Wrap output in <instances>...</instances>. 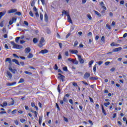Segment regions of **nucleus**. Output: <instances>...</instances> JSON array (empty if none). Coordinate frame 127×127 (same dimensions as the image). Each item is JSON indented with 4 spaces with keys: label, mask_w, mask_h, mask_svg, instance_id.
<instances>
[{
    "label": "nucleus",
    "mask_w": 127,
    "mask_h": 127,
    "mask_svg": "<svg viewBox=\"0 0 127 127\" xmlns=\"http://www.w3.org/2000/svg\"><path fill=\"white\" fill-rule=\"evenodd\" d=\"M40 18L41 21H43V14L42 13H40Z\"/></svg>",
    "instance_id": "obj_30"
},
{
    "label": "nucleus",
    "mask_w": 127,
    "mask_h": 127,
    "mask_svg": "<svg viewBox=\"0 0 127 127\" xmlns=\"http://www.w3.org/2000/svg\"><path fill=\"white\" fill-rule=\"evenodd\" d=\"M7 75L8 77H9V78H10V79H11V78H12V74H11V73H10V72L7 71Z\"/></svg>",
    "instance_id": "obj_21"
},
{
    "label": "nucleus",
    "mask_w": 127,
    "mask_h": 127,
    "mask_svg": "<svg viewBox=\"0 0 127 127\" xmlns=\"http://www.w3.org/2000/svg\"><path fill=\"white\" fill-rule=\"evenodd\" d=\"M89 98L90 101V103H94V100H93V98H92V97L89 96Z\"/></svg>",
    "instance_id": "obj_48"
},
{
    "label": "nucleus",
    "mask_w": 127,
    "mask_h": 127,
    "mask_svg": "<svg viewBox=\"0 0 127 127\" xmlns=\"http://www.w3.org/2000/svg\"><path fill=\"white\" fill-rule=\"evenodd\" d=\"M99 78L98 77H94V76H91L89 78V80H94L95 81L98 80Z\"/></svg>",
    "instance_id": "obj_20"
},
{
    "label": "nucleus",
    "mask_w": 127,
    "mask_h": 127,
    "mask_svg": "<svg viewBox=\"0 0 127 127\" xmlns=\"http://www.w3.org/2000/svg\"><path fill=\"white\" fill-rule=\"evenodd\" d=\"M64 55L65 56H69V52L68 51H66L64 52Z\"/></svg>",
    "instance_id": "obj_59"
},
{
    "label": "nucleus",
    "mask_w": 127,
    "mask_h": 127,
    "mask_svg": "<svg viewBox=\"0 0 127 127\" xmlns=\"http://www.w3.org/2000/svg\"><path fill=\"white\" fill-rule=\"evenodd\" d=\"M101 41H102V42H103V43H105V36H103L101 37Z\"/></svg>",
    "instance_id": "obj_35"
},
{
    "label": "nucleus",
    "mask_w": 127,
    "mask_h": 127,
    "mask_svg": "<svg viewBox=\"0 0 127 127\" xmlns=\"http://www.w3.org/2000/svg\"><path fill=\"white\" fill-rule=\"evenodd\" d=\"M93 63H94V60H91L89 62V66L93 65Z\"/></svg>",
    "instance_id": "obj_39"
},
{
    "label": "nucleus",
    "mask_w": 127,
    "mask_h": 127,
    "mask_svg": "<svg viewBox=\"0 0 127 127\" xmlns=\"http://www.w3.org/2000/svg\"><path fill=\"white\" fill-rule=\"evenodd\" d=\"M71 61L73 64H75V65H78V64H79V62L77 60L75 61L74 60H72Z\"/></svg>",
    "instance_id": "obj_23"
},
{
    "label": "nucleus",
    "mask_w": 127,
    "mask_h": 127,
    "mask_svg": "<svg viewBox=\"0 0 127 127\" xmlns=\"http://www.w3.org/2000/svg\"><path fill=\"white\" fill-rule=\"evenodd\" d=\"M97 71V64H95L93 66V71L95 72Z\"/></svg>",
    "instance_id": "obj_36"
},
{
    "label": "nucleus",
    "mask_w": 127,
    "mask_h": 127,
    "mask_svg": "<svg viewBox=\"0 0 127 127\" xmlns=\"http://www.w3.org/2000/svg\"><path fill=\"white\" fill-rule=\"evenodd\" d=\"M17 11V9H11L8 11V13H13L14 12H16Z\"/></svg>",
    "instance_id": "obj_12"
},
{
    "label": "nucleus",
    "mask_w": 127,
    "mask_h": 127,
    "mask_svg": "<svg viewBox=\"0 0 127 127\" xmlns=\"http://www.w3.org/2000/svg\"><path fill=\"white\" fill-rule=\"evenodd\" d=\"M110 104L111 103H110V102H108L107 103H104V105L105 107H106V108H107V107H108V106H110Z\"/></svg>",
    "instance_id": "obj_33"
},
{
    "label": "nucleus",
    "mask_w": 127,
    "mask_h": 127,
    "mask_svg": "<svg viewBox=\"0 0 127 127\" xmlns=\"http://www.w3.org/2000/svg\"><path fill=\"white\" fill-rule=\"evenodd\" d=\"M77 45H78V41L76 40L74 42V47H76V46H77Z\"/></svg>",
    "instance_id": "obj_42"
},
{
    "label": "nucleus",
    "mask_w": 127,
    "mask_h": 127,
    "mask_svg": "<svg viewBox=\"0 0 127 127\" xmlns=\"http://www.w3.org/2000/svg\"><path fill=\"white\" fill-rule=\"evenodd\" d=\"M29 14L32 17H33V13L32 11H30L29 13Z\"/></svg>",
    "instance_id": "obj_55"
},
{
    "label": "nucleus",
    "mask_w": 127,
    "mask_h": 127,
    "mask_svg": "<svg viewBox=\"0 0 127 127\" xmlns=\"http://www.w3.org/2000/svg\"><path fill=\"white\" fill-rule=\"evenodd\" d=\"M44 18H45V21L46 22H48V15H47V13H45L44 15Z\"/></svg>",
    "instance_id": "obj_15"
},
{
    "label": "nucleus",
    "mask_w": 127,
    "mask_h": 127,
    "mask_svg": "<svg viewBox=\"0 0 127 127\" xmlns=\"http://www.w3.org/2000/svg\"><path fill=\"white\" fill-rule=\"evenodd\" d=\"M16 112H17V110H16V109H15V110H13L11 112L12 115H14V114H15L16 113Z\"/></svg>",
    "instance_id": "obj_45"
},
{
    "label": "nucleus",
    "mask_w": 127,
    "mask_h": 127,
    "mask_svg": "<svg viewBox=\"0 0 127 127\" xmlns=\"http://www.w3.org/2000/svg\"><path fill=\"white\" fill-rule=\"evenodd\" d=\"M72 85L74 86V87H77L78 86V84L76 82H72Z\"/></svg>",
    "instance_id": "obj_49"
},
{
    "label": "nucleus",
    "mask_w": 127,
    "mask_h": 127,
    "mask_svg": "<svg viewBox=\"0 0 127 127\" xmlns=\"http://www.w3.org/2000/svg\"><path fill=\"white\" fill-rule=\"evenodd\" d=\"M27 58H29V59L33 58V54H32L31 53H29V55L27 56Z\"/></svg>",
    "instance_id": "obj_27"
},
{
    "label": "nucleus",
    "mask_w": 127,
    "mask_h": 127,
    "mask_svg": "<svg viewBox=\"0 0 127 127\" xmlns=\"http://www.w3.org/2000/svg\"><path fill=\"white\" fill-rule=\"evenodd\" d=\"M57 90H58L59 93H61V89H60V85H59L58 86Z\"/></svg>",
    "instance_id": "obj_40"
},
{
    "label": "nucleus",
    "mask_w": 127,
    "mask_h": 127,
    "mask_svg": "<svg viewBox=\"0 0 127 127\" xmlns=\"http://www.w3.org/2000/svg\"><path fill=\"white\" fill-rule=\"evenodd\" d=\"M63 69L64 70V71H65V72H67V71H68V68L67 67V66L63 67Z\"/></svg>",
    "instance_id": "obj_38"
},
{
    "label": "nucleus",
    "mask_w": 127,
    "mask_h": 127,
    "mask_svg": "<svg viewBox=\"0 0 127 127\" xmlns=\"http://www.w3.org/2000/svg\"><path fill=\"white\" fill-rule=\"evenodd\" d=\"M69 97H70V94L67 93L65 94L63 100H62L60 101L61 105H64V102L67 103V98H69Z\"/></svg>",
    "instance_id": "obj_2"
},
{
    "label": "nucleus",
    "mask_w": 127,
    "mask_h": 127,
    "mask_svg": "<svg viewBox=\"0 0 127 127\" xmlns=\"http://www.w3.org/2000/svg\"><path fill=\"white\" fill-rule=\"evenodd\" d=\"M5 62H8L9 64H11V59L8 58L5 59Z\"/></svg>",
    "instance_id": "obj_19"
},
{
    "label": "nucleus",
    "mask_w": 127,
    "mask_h": 127,
    "mask_svg": "<svg viewBox=\"0 0 127 127\" xmlns=\"http://www.w3.org/2000/svg\"><path fill=\"white\" fill-rule=\"evenodd\" d=\"M106 27H107V28L109 30L111 29V26L109 24H106Z\"/></svg>",
    "instance_id": "obj_53"
},
{
    "label": "nucleus",
    "mask_w": 127,
    "mask_h": 127,
    "mask_svg": "<svg viewBox=\"0 0 127 127\" xmlns=\"http://www.w3.org/2000/svg\"><path fill=\"white\" fill-rule=\"evenodd\" d=\"M94 13H95V14H96V15H97V16H99V17H101V16H102V15H101V14L99 12H98V11L94 10Z\"/></svg>",
    "instance_id": "obj_24"
},
{
    "label": "nucleus",
    "mask_w": 127,
    "mask_h": 127,
    "mask_svg": "<svg viewBox=\"0 0 127 127\" xmlns=\"http://www.w3.org/2000/svg\"><path fill=\"white\" fill-rule=\"evenodd\" d=\"M24 79L20 78L19 81L18 82V84H20V83H24Z\"/></svg>",
    "instance_id": "obj_31"
},
{
    "label": "nucleus",
    "mask_w": 127,
    "mask_h": 127,
    "mask_svg": "<svg viewBox=\"0 0 127 127\" xmlns=\"http://www.w3.org/2000/svg\"><path fill=\"white\" fill-rule=\"evenodd\" d=\"M115 70H116V68L115 67H112V68L110 69L111 72H115Z\"/></svg>",
    "instance_id": "obj_58"
},
{
    "label": "nucleus",
    "mask_w": 127,
    "mask_h": 127,
    "mask_svg": "<svg viewBox=\"0 0 127 127\" xmlns=\"http://www.w3.org/2000/svg\"><path fill=\"white\" fill-rule=\"evenodd\" d=\"M16 14H17V15H18L19 16L20 15H21V12L19 11H17L16 12Z\"/></svg>",
    "instance_id": "obj_62"
},
{
    "label": "nucleus",
    "mask_w": 127,
    "mask_h": 127,
    "mask_svg": "<svg viewBox=\"0 0 127 127\" xmlns=\"http://www.w3.org/2000/svg\"><path fill=\"white\" fill-rule=\"evenodd\" d=\"M44 42H45V40L44 39V37H42L40 40V42L38 44V46L39 47H40V48H41L42 47H43V46H44V44H43V43H44Z\"/></svg>",
    "instance_id": "obj_5"
},
{
    "label": "nucleus",
    "mask_w": 127,
    "mask_h": 127,
    "mask_svg": "<svg viewBox=\"0 0 127 127\" xmlns=\"http://www.w3.org/2000/svg\"><path fill=\"white\" fill-rule=\"evenodd\" d=\"M122 49H123L122 47H119V48L113 49V52H108L107 53V55H109L110 54H112L113 52H119V51H121Z\"/></svg>",
    "instance_id": "obj_4"
},
{
    "label": "nucleus",
    "mask_w": 127,
    "mask_h": 127,
    "mask_svg": "<svg viewBox=\"0 0 127 127\" xmlns=\"http://www.w3.org/2000/svg\"><path fill=\"white\" fill-rule=\"evenodd\" d=\"M42 4H43V5H45V0H40Z\"/></svg>",
    "instance_id": "obj_60"
},
{
    "label": "nucleus",
    "mask_w": 127,
    "mask_h": 127,
    "mask_svg": "<svg viewBox=\"0 0 127 127\" xmlns=\"http://www.w3.org/2000/svg\"><path fill=\"white\" fill-rule=\"evenodd\" d=\"M37 112L36 111H34V115H35V116H34V118H37Z\"/></svg>",
    "instance_id": "obj_63"
},
{
    "label": "nucleus",
    "mask_w": 127,
    "mask_h": 127,
    "mask_svg": "<svg viewBox=\"0 0 127 127\" xmlns=\"http://www.w3.org/2000/svg\"><path fill=\"white\" fill-rule=\"evenodd\" d=\"M30 51H31V49H30V48H29V47L26 48L25 49V53H29V52H30Z\"/></svg>",
    "instance_id": "obj_16"
},
{
    "label": "nucleus",
    "mask_w": 127,
    "mask_h": 127,
    "mask_svg": "<svg viewBox=\"0 0 127 127\" xmlns=\"http://www.w3.org/2000/svg\"><path fill=\"white\" fill-rule=\"evenodd\" d=\"M5 13H6V10H4L3 12H0V16L2 17V16H3V15H4V14H5Z\"/></svg>",
    "instance_id": "obj_22"
},
{
    "label": "nucleus",
    "mask_w": 127,
    "mask_h": 127,
    "mask_svg": "<svg viewBox=\"0 0 127 127\" xmlns=\"http://www.w3.org/2000/svg\"><path fill=\"white\" fill-rule=\"evenodd\" d=\"M49 51L47 49L42 50L39 53H42V54H46L47 53H48Z\"/></svg>",
    "instance_id": "obj_11"
},
{
    "label": "nucleus",
    "mask_w": 127,
    "mask_h": 127,
    "mask_svg": "<svg viewBox=\"0 0 127 127\" xmlns=\"http://www.w3.org/2000/svg\"><path fill=\"white\" fill-rule=\"evenodd\" d=\"M16 84V82H13L12 83L8 82L6 83V86H13V85H15Z\"/></svg>",
    "instance_id": "obj_17"
},
{
    "label": "nucleus",
    "mask_w": 127,
    "mask_h": 127,
    "mask_svg": "<svg viewBox=\"0 0 127 127\" xmlns=\"http://www.w3.org/2000/svg\"><path fill=\"white\" fill-rule=\"evenodd\" d=\"M33 42L35 44H36V43H37L38 42V39L36 38H34L33 39Z\"/></svg>",
    "instance_id": "obj_25"
},
{
    "label": "nucleus",
    "mask_w": 127,
    "mask_h": 127,
    "mask_svg": "<svg viewBox=\"0 0 127 127\" xmlns=\"http://www.w3.org/2000/svg\"><path fill=\"white\" fill-rule=\"evenodd\" d=\"M39 124L40 125H41V124H42V117H39Z\"/></svg>",
    "instance_id": "obj_29"
},
{
    "label": "nucleus",
    "mask_w": 127,
    "mask_h": 127,
    "mask_svg": "<svg viewBox=\"0 0 127 127\" xmlns=\"http://www.w3.org/2000/svg\"><path fill=\"white\" fill-rule=\"evenodd\" d=\"M34 4H35V2H34V0H33L31 3V6H34Z\"/></svg>",
    "instance_id": "obj_52"
},
{
    "label": "nucleus",
    "mask_w": 127,
    "mask_h": 127,
    "mask_svg": "<svg viewBox=\"0 0 127 127\" xmlns=\"http://www.w3.org/2000/svg\"><path fill=\"white\" fill-rule=\"evenodd\" d=\"M25 74H26L27 75H32V73L28 71L25 70L24 71Z\"/></svg>",
    "instance_id": "obj_34"
},
{
    "label": "nucleus",
    "mask_w": 127,
    "mask_h": 127,
    "mask_svg": "<svg viewBox=\"0 0 127 127\" xmlns=\"http://www.w3.org/2000/svg\"><path fill=\"white\" fill-rule=\"evenodd\" d=\"M33 10L35 12H37V11H38V10H37V8H36V6H34L33 7Z\"/></svg>",
    "instance_id": "obj_56"
},
{
    "label": "nucleus",
    "mask_w": 127,
    "mask_h": 127,
    "mask_svg": "<svg viewBox=\"0 0 127 127\" xmlns=\"http://www.w3.org/2000/svg\"><path fill=\"white\" fill-rule=\"evenodd\" d=\"M12 62H14V63H15V64H16V65H18V66H19L20 65V64H19V62L16 59H13V60H12Z\"/></svg>",
    "instance_id": "obj_14"
},
{
    "label": "nucleus",
    "mask_w": 127,
    "mask_h": 127,
    "mask_svg": "<svg viewBox=\"0 0 127 127\" xmlns=\"http://www.w3.org/2000/svg\"><path fill=\"white\" fill-rule=\"evenodd\" d=\"M117 124L119 125V126H120V127H122V122H121V121H118V122H117Z\"/></svg>",
    "instance_id": "obj_51"
},
{
    "label": "nucleus",
    "mask_w": 127,
    "mask_h": 127,
    "mask_svg": "<svg viewBox=\"0 0 127 127\" xmlns=\"http://www.w3.org/2000/svg\"><path fill=\"white\" fill-rule=\"evenodd\" d=\"M47 34H51V30H50V29L49 28H47L46 30Z\"/></svg>",
    "instance_id": "obj_26"
},
{
    "label": "nucleus",
    "mask_w": 127,
    "mask_h": 127,
    "mask_svg": "<svg viewBox=\"0 0 127 127\" xmlns=\"http://www.w3.org/2000/svg\"><path fill=\"white\" fill-rule=\"evenodd\" d=\"M77 56L80 64H84V63H85V61L82 58V56L79 55H77Z\"/></svg>",
    "instance_id": "obj_6"
},
{
    "label": "nucleus",
    "mask_w": 127,
    "mask_h": 127,
    "mask_svg": "<svg viewBox=\"0 0 127 127\" xmlns=\"http://www.w3.org/2000/svg\"><path fill=\"white\" fill-rule=\"evenodd\" d=\"M54 69L55 70H58V66H57V64H55V66L54 67Z\"/></svg>",
    "instance_id": "obj_47"
},
{
    "label": "nucleus",
    "mask_w": 127,
    "mask_h": 127,
    "mask_svg": "<svg viewBox=\"0 0 127 127\" xmlns=\"http://www.w3.org/2000/svg\"><path fill=\"white\" fill-rule=\"evenodd\" d=\"M76 74H79L80 76H83V72L81 71H78Z\"/></svg>",
    "instance_id": "obj_50"
},
{
    "label": "nucleus",
    "mask_w": 127,
    "mask_h": 127,
    "mask_svg": "<svg viewBox=\"0 0 127 127\" xmlns=\"http://www.w3.org/2000/svg\"><path fill=\"white\" fill-rule=\"evenodd\" d=\"M20 39V37H17L15 38V42H18V41L19 40V39Z\"/></svg>",
    "instance_id": "obj_57"
},
{
    "label": "nucleus",
    "mask_w": 127,
    "mask_h": 127,
    "mask_svg": "<svg viewBox=\"0 0 127 127\" xmlns=\"http://www.w3.org/2000/svg\"><path fill=\"white\" fill-rule=\"evenodd\" d=\"M69 103H70L71 105H73V100H72L71 99H69Z\"/></svg>",
    "instance_id": "obj_64"
},
{
    "label": "nucleus",
    "mask_w": 127,
    "mask_h": 127,
    "mask_svg": "<svg viewBox=\"0 0 127 127\" xmlns=\"http://www.w3.org/2000/svg\"><path fill=\"white\" fill-rule=\"evenodd\" d=\"M96 63L99 65V66H101L102 64H103V61H99V62H97Z\"/></svg>",
    "instance_id": "obj_43"
},
{
    "label": "nucleus",
    "mask_w": 127,
    "mask_h": 127,
    "mask_svg": "<svg viewBox=\"0 0 127 127\" xmlns=\"http://www.w3.org/2000/svg\"><path fill=\"white\" fill-rule=\"evenodd\" d=\"M56 106L57 107V109H58V111H60V107H59V105L58 103H56Z\"/></svg>",
    "instance_id": "obj_44"
},
{
    "label": "nucleus",
    "mask_w": 127,
    "mask_h": 127,
    "mask_svg": "<svg viewBox=\"0 0 127 127\" xmlns=\"http://www.w3.org/2000/svg\"><path fill=\"white\" fill-rule=\"evenodd\" d=\"M101 109L102 113L104 114V115L105 116H107V112H106V110H105V108H104V106L103 105H101Z\"/></svg>",
    "instance_id": "obj_13"
},
{
    "label": "nucleus",
    "mask_w": 127,
    "mask_h": 127,
    "mask_svg": "<svg viewBox=\"0 0 127 127\" xmlns=\"http://www.w3.org/2000/svg\"><path fill=\"white\" fill-rule=\"evenodd\" d=\"M87 17L90 19V20H92V19H93V18L90 13L87 14Z\"/></svg>",
    "instance_id": "obj_32"
},
{
    "label": "nucleus",
    "mask_w": 127,
    "mask_h": 127,
    "mask_svg": "<svg viewBox=\"0 0 127 127\" xmlns=\"http://www.w3.org/2000/svg\"><path fill=\"white\" fill-rule=\"evenodd\" d=\"M69 52L71 54H75L76 56L78 55V50H69Z\"/></svg>",
    "instance_id": "obj_8"
},
{
    "label": "nucleus",
    "mask_w": 127,
    "mask_h": 127,
    "mask_svg": "<svg viewBox=\"0 0 127 127\" xmlns=\"http://www.w3.org/2000/svg\"><path fill=\"white\" fill-rule=\"evenodd\" d=\"M8 69L13 74H15V69H12L11 66L9 67Z\"/></svg>",
    "instance_id": "obj_18"
},
{
    "label": "nucleus",
    "mask_w": 127,
    "mask_h": 127,
    "mask_svg": "<svg viewBox=\"0 0 127 127\" xmlns=\"http://www.w3.org/2000/svg\"><path fill=\"white\" fill-rule=\"evenodd\" d=\"M10 44L13 46V48H15V49H22L23 47L22 46H20L19 45H17L14 43L13 41H11Z\"/></svg>",
    "instance_id": "obj_3"
},
{
    "label": "nucleus",
    "mask_w": 127,
    "mask_h": 127,
    "mask_svg": "<svg viewBox=\"0 0 127 127\" xmlns=\"http://www.w3.org/2000/svg\"><path fill=\"white\" fill-rule=\"evenodd\" d=\"M81 83H83V84L85 85V86H89V85H90V84H88V83H87V82L84 81H81Z\"/></svg>",
    "instance_id": "obj_37"
},
{
    "label": "nucleus",
    "mask_w": 127,
    "mask_h": 127,
    "mask_svg": "<svg viewBox=\"0 0 127 127\" xmlns=\"http://www.w3.org/2000/svg\"><path fill=\"white\" fill-rule=\"evenodd\" d=\"M3 107H6L7 106V103L6 102H3Z\"/></svg>",
    "instance_id": "obj_54"
},
{
    "label": "nucleus",
    "mask_w": 127,
    "mask_h": 127,
    "mask_svg": "<svg viewBox=\"0 0 127 127\" xmlns=\"http://www.w3.org/2000/svg\"><path fill=\"white\" fill-rule=\"evenodd\" d=\"M100 5L103 9H104V10H107V7L105 5L103 1L100 2Z\"/></svg>",
    "instance_id": "obj_10"
},
{
    "label": "nucleus",
    "mask_w": 127,
    "mask_h": 127,
    "mask_svg": "<svg viewBox=\"0 0 127 127\" xmlns=\"http://www.w3.org/2000/svg\"><path fill=\"white\" fill-rule=\"evenodd\" d=\"M17 18L15 17H12V19L11 20L13 22H15L16 21Z\"/></svg>",
    "instance_id": "obj_41"
},
{
    "label": "nucleus",
    "mask_w": 127,
    "mask_h": 127,
    "mask_svg": "<svg viewBox=\"0 0 127 127\" xmlns=\"http://www.w3.org/2000/svg\"><path fill=\"white\" fill-rule=\"evenodd\" d=\"M58 75L59 76H58V79L61 80V81L63 82L65 79V76L62 75L61 73H58Z\"/></svg>",
    "instance_id": "obj_7"
},
{
    "label": "nucleus",
    "mask_w": 127,
    "mask_h": 127,
    "mask_svg": "<svg viewBox=\"0 0 127 127\" xmlns=\"http://www.w3.org/2000/svg\"><path fill=\"white\" fill-rule=\"evenodd\" d=\"M14 105V100H12L11 102H10L8 104V106H13Z\"/></svg>",
    "instance_id": "obj_28"
},
{
    "label": "nucleus",
    "mask_w": 127,
    "mask_h": 127,
    "mask_svg": "<svg viewBox=\"0 0 127 127\" xmlns=\"http://www.w3.org/2000/svg\"><path fill=\"white\" fill-rule=\"evenodd\" d=\"M60 59H62V55L60 53L58 56V60H60Z\"/></svg>",
    "instance_id": "obj_46"
},
{
    "label": "nucleus",
    "mask_w": 127,
    "mask_h": 127,
    "mask_svg": "<svg viewBox=\"0 0 127 127\" xmlns=\"http://www.w3.org/2000/svg\"><path fill=\"white\" fill-rule=\"evenodd\" d=\"M0 27H3V21H1L0 23Z\"/></svg>",
    "instance_id": "obj_61"
},
{
    "label": "nucleus",
    "mask_w": 127,
    "mask_h": 127,
    "mask_svg": "<svg viewBox=\"0 0 127 127\" xmlns=\"http://www.w3.org/2000/svg\"><path fill=\"white\" fill-rule=\"evenodd\" d=\"M62 14H65L67 16V20L68 22L71 23V24H73V21H72V19H71V17L70 16V13L69 12H67L66 10H64L62 11Z\"/></svg>",
    "instance_id": "obj_1"
},
{
    "label": "nucleus",
    "mask_w": 127,
    "mask_h": 127,
    "mask_svg": "<svg viewBox=\"0 0 127 127\" xmlns=\"http://www.w3.org/2000/svg\"><path fill=\"white\" fill-rule=\"evenodd\" d=\"M90 76H91V74L89 72H85L83 76V79H85V80H87V79L89 78Z\"/></svg>",
    "instance_id": "obj_9"
}]
</instances>
